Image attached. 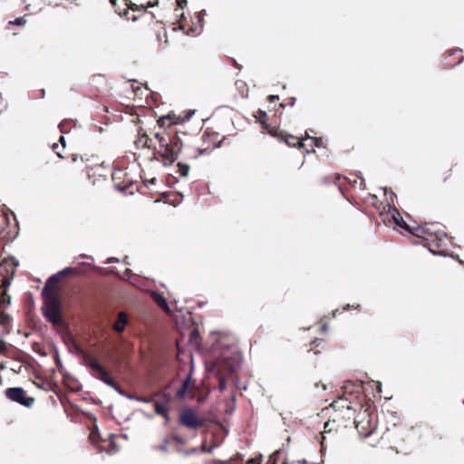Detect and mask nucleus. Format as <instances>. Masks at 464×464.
<instances>
[{
	"label": "nucleus",
	"instance_id": "50",
	"mask_svg": "<svg viewBox=\"0 0 464 464\" xmlns=\"http://www.w3.org/2000/svg\"><path fill=\"white\" fill-rule=\"evenodd\" d=\"M198 332L197 330H193L191 332V338L195 337V336H198Z\"/></svg>",
	"mask_w": 464,
	"mask_h": 464
},
{
	"label": "nucleus",
	"instance_id": "53",
	"mask_svg": "<svg viewBox=\"0 0 464 464\" xmlns=\"http://www.w3.org/2000/svg\"><path fill=\"white\" fill-rule=\"evenodd\" d=\"M4 318H5V321H11L12 320L11 316L8 314H5L4 315Z\"/></svg>",
	"mask_w": 464,
	"mask_h": 464
},
{
	"label": "nucleus",
	"instance_id": "37",
	"mask_svg": "<svg viewBox=\"0 0 464 464\" xmlns=\"http://www.w3.org/2000/svg\"><path fill=\"white\" fill-rule=\"evenodd\" d=\"M324 341L323 339H315L310 343V348L308 351H314L316 347L321 346L324 344Z\"/></svg>",
	"mask_w": 464,
	"mask_h": 464
},
{
	"label": "nucleus",
	"instance_id": "40",
	"mask_svg": "<svg viewBox=\"0 0 464 464\" xmlns=\"http://www.w3.org/2000/svg\"><path fill=\"white\" fill-rule=\"evenodd\" d=\"M277 100H279V97H278L277 95H269V96L267 97V101H268L269 102H276V101H277Z\"/></svg>",
	"mask_w": 464,
	"mask_h": 464
},
{
	"label": "nucleus",
	"instance_id": "46",
	"mask_svg": "<svg viewBox=\"0 0 464 464\" xmlns=\"http://www.w3.org/2000/svg\"><path fill=\"white\" fill-rule=\"evenodd\" d=\"M197 451H198V450L193 448V449L189 450L188 451H186L185 454L188 455V454L196 453Z\"/></svg>",
	"mask_w": 464,
	"mask_h": 464
},
{
	"label": "nucleus",
	"instance_id": "41",
	"mask_svg": "<svg viewBox=\"0 0 464 464\" xmlns=\"http://www.w3.org/2000/svg\"><path fill=\"white\" fill-rule=\"evenodd\" d=\"M171 440H174V441H176V442H178V443H182V441H183V440H182L179 436H177V435H173V436L171 437Z\"/></svg>",
	"mask_w": 464,
	"mask_h": 464
},
{
	"label": "nucleus",
	"instance_id": "64",
	"mask_svg": "<svg viewBox=\"0 0 464 464\" xmlns=\"http://www.w3.org/2000/svg\"><path fill=\"white\" fill-rule=\"evenodd\" d=\"M253 462H254V459H249L247 464H253Z\"/></svg>",
	"mask_w": 464,
	"mask_h": 464
},
{
	"label": "nucleus",
	"instance_id": "28",
	"mask_svg": "<svg viewBox=\"0 0 464 464\" xmlns=\"http://www.w3.org/2000/svg\"><path fill=\"white\" fill-rule=\"evenodd\" d=\"M154 407H155V411L157 414L167 417L168 412H169V408L166 404L157 401V402H155Z\"/></svg>",
	"mask_w": 464,
	"mask_h": 464
},
{
	"label": "nucleus",
	"instance_id": "30",
	"mask_svg": "<svg viewBox=\"0 0 464 464\" xmlns=\"http://www.w3.org/2000/svg\"><path fill=\"white\" fill-rule=\"evenodd\" d=\"M51 288H53V286L52 285H47V281H45L41 291V296L48 301H50V294L56 293L55 291H51Z\"/></svg>",
	"mask_w": 464,
	"mask_h": 464
},
{
	"label": "nucleus",
	"instance_id": "26",
	"mask_svg": "<svg viewBox=\"0 0 464 464\" xmlns=\"http://www.w3.org/2000/svg\"><path fill=\"white\" fill-rule=\"evenodd\" d=\"M189 383H190V377L188 376L183 381L181 387L177 391V392H176L177 398L181 399V398L185 397Z\"/></svg>",
	"mask_w": 464,
	"mask_h": 464
},
{
	"label": "nucleus",
	"instance_id": "20",
	"mask_svg": "<svg viewBox=\"0 0 464 464\" xmlns=\"http://www.w3.org/2000/svg\"><path fill=\"white\" fill-rule=\"evenodd\" d=\"M152 140L142 132V129L138 130V138L134 140V144L137 149L150 148Z\"/></svg>",
	"mask_w": 464,
	"mask_h": 464
},
{
	"label": "nucleus",
	"instance_id": "47",
	"mask_svg": "<svg viewBox=\"0 0 464 464\" xmlns=\"http://www.w3.org/2000/svg\"><path fill=\"white\" fill-rule=\"evenodd\" d=\"M417 230H418V232H421L423 234L428 232V228H425V227H420Z\"/></svg>",
	"mask_w": 464,
	"mask_h": 464
},
{
	"label": "nucleus",
	"instance_id": "23",
	"mask_svg": "<svg viewBox=\"0 0 464 464\" xmlns=\"http://www.w3.org/2000/svg\"><path fill=\"white\" fill-rule=\"evenodd\" d=\"M392 217L394 220V223L397 226L410 231L409 226L406 224V222L403 220L401 214L398 212V210L395 208H392Z\"/></svg>",
	"mask_w": 464,
	"mask_h": 464
},
{
	"label": "nucleus",
	"instance_id": "56",
	"mask_svg": "<svg viewBox=\"0 0 464 464\" xmlns=\"http://www.w3.org/2000/svg\"><path fill=\"white\" fill-rule=\"evenodd\" d=\"M79 258H82V259L87 258V254H85V253L81 254L79 256Z\"/></svg>",
	"mask_w": 464,
	"mask_h": 464
},
{
	"label": "nucleus",
	"instance_id": "14",
	"mask_svg": "<svg viewBox=\"0 0 464 464\" xmlns=\"http://www.w3.org/2000/svg\"><path fill=\"white\" fill-rule=\"evenodd\" d=\"M254 117L261 125L263 132H267L273 137H279V134H282V132H279L278 128L272 127L267 123V113L265 111L258 109L254 114Z\"/></svg>",
	"mask_w": 464,
	"mask_h": 464
},
{
	"label": "nucleus",
	"instance_id": "18",
	"mask_svg": "<svg viewBox=\"0 0 464 464\" xmlns=\"http://www.w3.org/2000/svg\"><path fill=\"white\" fill-rule=\"evenodd\" d=\"M107 81L104 77V75H102V74H98V75H93L92 78V92H93L95 89V91L98 92V93H93L95 96H98L99 93H102L104 91L107 90Z\"/></svg>",
	"mask_w": 464,
	"mask_h": 464
},
{
	"label": "nucleus",
	"instance_id": "44",
	"mask_svg": "<svg viewBox=\"0 0 464 464\" xmlns=\"http://www.w3.org/2000/svg\"><path fill=\"white\" fill-rule=\"evenodd\" d=\"M160 31L162 32L163 37H164V39H165V40H164V41H165V43H167V31H166V29H165L164 27H161V28H160Z\"/></svg>",
	"mask_w": 464,
	"mask_h": 464
},
{
	"label": "nucleus",
	"instance_id": "10",
	"mask_svg": "<svg viewBox=\"0 0 464 464\" xmlns=\"http://www.w3.org/2000/svg\"><path fill=\"white\" fill-rule=\"evenodd\" d=\"M331 182H334L341 191H343V187L347 184H351L353 188H356L357 184L359 186L360 189L365 188V182L362 179H360L359 180L353 179V183L350 179H348L346 177L341 176V175H329L325 176L321 179L322 185H327Z\"/></svg>",
	"mask_w": 464,
	"mask_h": 464
},
{
	"label": "nucleus",
	"instance_id": "36",
	"mask_svg": "<svg viewBox=\"0 0 464 464\" xmlns=\"http://www.w3.org/2000/svg\"><path fill=\"white\" fill-rule=\"evenodd\" d=\"M24 298L28 304L34 306V294L30 291L24 293Z\"/></svg>",
	"mask_w": 464,
	"mask_h": 464
},
{
	"label": "nucleus",
	"instance_id": "7",
	"mask_svg": "<svg viewBox=\"0 0 464 464\" xmlns=\"http://www.w3.org/2000/svg\"><path fill=\"white\" fill-rule=\"evenodd\" d=\"M4 393L9 401L28 409L32 408L35 401V399L29 396L21 386L9 387L4 391Z\"/></svg>",
	"mask_w": 464,
	"mask_h": 464
},
{
	"label": "nucleus",
	"instance_id": "4",
	"mask_svg": "<svg viewBox=\"0 0 464 464\" xmlns=\"http://www.w3.org/2000/svg\"><path fill=\"white\" fill-rule=\"evenodd\" d=\"M359 436L367 440V443L375 447L379 444V431L377 414L369 408L360 406V411L354 414L353 420Z\"/></svg>",
	"mask_w": 464,
	"mask_h": 464
},
{
	"label": "nucleus",
	"instance_id": "2",
	"mask_svg": "<svg viewBox=\"0 0 464 464\" xmlns=\"http://www.w3.org/2000/svg\"><path fill=\"white\" fill-rule=\"evenodd\" d=\"M64 276H67L63 285V292L67 296L66 311L80 328V324L86 315L87 262L74 259L70 266L48 276L47 285L55 287Z\"/></svg>",
	"mask_w": 464,
	"mask_h": 464
},
{
	"label": "nucleus",
	"instance_id": "42",
	"mask_svg": "<svg viewBox=\"0 0 464 464\" xmlns=\"http://www.w3.org/2000/svg\"><path fill=\"white\" fill-rule=\"evenodd\" d=\"M34 352L36 353H38L40 356H44V357L47 356V352H45L44 350H39V351L34 350Z\"/></svg>",
	"mask_w": 464,
	"mask_h": 464
},
{
	"label": "nucleus",
	"instance_id": "19",
	"mask_svg": "<svg viewBox=\"0 0 464 464\" xmlns=\"http://www.w3.org/2000/svg\"><path fill=\"white\" fill-rule=\"evenodd\" d=\"M12 264V262L8 261L5 263V267L2 268L3 275L6 274L7 277H5L3 281L4 285L5 287V291L10 287L14 278L15 277V269ZM2 276L1 277H3Z\"/></svg>",
	"mask_w": 464,
	"mask_h": 464
},
{
	"label": "nucleus",
	"instance_id": "31",
	"mask_svg": "<svg viewBox=\"0 0 464 464\" xmlns=\"http://www.w3.org/2000/svg\"><path fill=\"white\" fill-rule=\"evenodd\" d=\"M269 462L282 464V462L285 461L282 459V453L280 451H276L270 456Z\"/></svg>",
	"mask_w": 464,
	"mask_h": 464
},
{
	"label": "nucleus",
	"instance_id": "16",
	"mask_svg": "<svg viewBox=\"0 0 464 464\" xmlns=\"http://www.w3.org/2000/svg\"><path fill=\"white\" fill-rule=\"evenodd\" d=\"M279 132H282V134H279L278 138L284 140L289 147H297L299 149L304 148V139L286 134L281 130H279Z\"/></svg>",
	"mask_w": 464,
	"mask_h": 464
},
{
	"label": "nucleus",
	"instance_id": "6",
	"mask_svg": "<svg viewBox=\"0 0 464 464\" xmlns=\"http://www.w3.org/2000/svg\"><path fill=\"white\" fill-rule=\"evenodd\" d=\"M41 311L48 323L53 324L62 323L61 301L57 293L50 294V301L43 304Z\"/></svg>",
	"mask_w": 464,
	"mask_h": 464
},
{
	"label": "nucleus",
	"instance_id": "38",
	"mask_svg": "<svg viewBox=\"0 0 464 464\" xmlns=\"http://www.w3.org/2000/svg\"><path fill=\"white\" fill-rule=\"evenodd\" d=\"M355 309V310H360L361 309V305L359 304H346L344 306L342 307V312H344V311H347L349 309Z\"/></svg>",
	"mask_w": 464,
	"mask_h": 464
},
{
	"label": "nucleus",
	"instance_id": "25",
	"mask_svg": "<svg viewBox=\"0 0 464 464\" xmlns=\"http://www.w3.org/2000/svg\"><path fill=\"white\" fill-rule=\"evenodd\" d=\"M53 348H54V353L53 354V357L56 368L59 372H61L62 375L64 376V371H66V369L64 368L63 361L60 357L58 348L56 347V345H54Z\"/></svg>",
	"mask_w": 464,
	"mask_h": 464
},
{
	"label": "nucleus",
	"instance_id": "61",
	"mask_svg": "<svg viewBox=\"0 0 464 464\" xmlns=\"http://www.w3.org/2000/svg\"><path fill=\"white\" fill-rule=\"evenodd\" d=\"M337 313H341V312L339 311V309H335V310L334 311V315L335 316V314H336Z\"/></svg>",
	"mask_w": 464,
	"mask_h": 464
},
{
	"label": "nucleus",
	"instance_id": "54",
	"mask_svg": "<svg viewBox=\"0 0 464 464\" xmlns=\"http://www.w3.org/2000/svg\"><path fill=\"white\" fill-rule=\"evenodd\" d=\"M312 142L314 143V146H318V140L316 138H312Z\"/></svg>",
	"mask_w": 464,
	"mask_h": 464
},
{
	"label": "nucleus",
	"instance_id": "8",
	"mask_svg": "<svg viewBox=\"0 0 464 464\" xmlns=\"http://www.w3.org/2000/svg\"><path fill=\"white\" fill-rule=\"evenodd\" d=\"M406 430L401 426H396L392 429H387L385 432L379 433V441L382 440L389 445L391 449H398V447L405 441Z\"/></svg>",
	"mask_w": 464,
	"mask_h": 464
},
{
	"label": "nucleus",
	"instance_id": "24",
	"mask_svg": "<svg viewBox=\"0 0 464 464\" xmlns=\"http://www.w3.org/2000/svg\"><path fill=\"white\" fill-rule=\"evenodd\" d=\"M152 297H153L154 302L158 304L159 307H160L161 309H163L165 311H169L168 302L162 295L154 292L152 294Z\"/></svg>",
	"mask_w": 464,
	"mask_h": 464
},
{
	"label": "nucleus",
	"instance_id": "21",
	"mask_svg": "<svg viewBox=\"0 0 464 464\" xmlns=\"http://www.w3.org/2000/svg\"><path fill=\"white\" fill-rule=\"evenodd\" d=\"M129 323L128 314L125 312H120L117 316V320L112 325V329L117 333H122L125 329V326Z\"/></svg>",
	"mask_w": 464,
	"mask_h": 464
},
{
	"label": "nucleus",
	"instance_id": "11",
	"mask_svg": "<svg viewBox=\"0 0 464 464\" xmlns=\"http://www.w3.org/2000/svg\"><path fill=\"white\" fill-rule=\"evenodd\" d=\"M69 351L79 358L82 365L87 367V353L85 352L84 342L80 334H73Z\"/></svg>",
	"mask_w": 464,
	"mask_h": 464
},
{
	"label": "nucleus",
	"instance_id": "15",
	"mask_svg": "<svg viewBox=\"0 0 464 464\" xmlns=\"http://www.w3.org/2000/svg\"><path fill=\"white\" fill-rule=\"evenodd\" d=\"M66 414L74 423H82L87 417V412L75 403L71 404V409L66 410Z\"/></svg>",
	"mask_w": 464,
	"mask_h": 464
},
{
	"label": "nucleus",
	"instance_id": "1",
	"mask_svg": "<svg viewBox=\"0 0 464 464\" xmlns=\"http://www.w3.org/2000/svg\"><path fill=\"white\" fill-rule=\"evenodd\" d=\"M194 111L176 114L174 111L160 117L158 121L159 130L154 137L159 146L155 148L164 163L171 164L181 157L182 160H196L206 151L189 143L193 135L198 131V127L190 122Z\"/></svg>",
	"mask_w": 464,
	"mask_h": 464
},
{
	"label": "nucleus",
	"instance_id": "52",
	"mask_svg": "<svg viewBox=\"0 0 464 464\" xmlns=\"http://www.w3.org/2000/svg\"><path fill=\"white\" fill-rule=\"evenodd\" d=\"M232 63H233V65H234L235 67H237V68H238V69H241V65H239V64L236 62V60H234V59H233V60H232Z\"/></svg>",
	"mask_w": 464,
	"mask_h": 464
},
{
	"label": "nucleus",
	"instance_id": "13",
	"mask_svg": "<svg viewBox=\"0 0 464 464\" xmlns=\"http://www.w3.org/2000/svg\"><path fill=\"white\" fill-rule=\"evenodd\" d=\"M91 161V159H89V162ZM92 163H89V170H93L95 168H97L98 170V176L99 178L96 179L98 182H100L102 185H109L108 180V169L103 165L104 161L99 157L92 155Z\"/></svg>",
	"mask_w": 464,
	"mask_h": 464
},
{
	"label": "nucleus",
	"instance_id": "3",
	"mask_svg": "<svg viewBox=\"0 0 464 464\" xmlns=\"http://www.w3.org/2000/svg\"><path fill=\"white\" fill-rule=\"evenodd\" d=\"M331 407L333 412L324 423V433L338 432L342 429L349 427L353 423L356 412L353 403L343 397L334 401Z\"/></svg>",
	"mask_w": 464,
	"mask_h": 464
},
{
	"label": "nucleus",
	"instance_id": "59",
	"mask_svg": "<svg viewBox=\"0 0 464 464\" xmlns=\"http://www.w3.org/2000/svg\"><path fill=\"white\" fill-rule=\"evenodd\" d=\"M88 418H89V420H95L96 419L95 418H92L91 414L88 415Z\"/></svg>",
	"mask_w": 464,
	"mask_h": 464
},
{
	"label": "nucleus",
	"instance_id": "32",
	"mask_svg": "<svg viewBox=\"0 0 464 464\" xmlns=\"http://www.w3.org/2000/svg\"><path fill=\"white\" fill-rule=\"evenodd\" d=\"M9 213H11V214L14 216V220H15V223H16V226H18L17 217H16L15 213H14V212H13V211H12V210H10V209H6V211L4 213L5 221L6 226H9V225H10V217H9Z\"/></svg>",
	"mask_w": 464,
	"mask_h": 464
},
{
	"label": "nucleus",
	"instance_id": "55",
	"mask_svg": "<svg viewBox=\"0 0 464 464\" xmlns=\"http://www.w3.org/2000/svg\"><path fill=\"white\" fill-rule=\"evenodd\" d=\"M40 92H41V98H44L45 96V89L43 88L40 90Z\"/></svg>",
	"mask_w": 464,
	"mask_h": 464
},
{
	"label": "nucleus",
	"instance_id": "39",
	"mask_svg": "<svg viewBox=\"0 0 464 464\" xmlns=\"http://www.w3.org/2000/svg\"><path fill=\"white\" fill-rule=\"evenodd\" d=\"M177 5L180 9H183L187 5V0H177Z\"/></svg>",
	"mask_w": 464,
	"mask_h": 464
},
{
	"label": "nucleus",
	"instance_id": "34",
	"mask_svg": "<svg viewBox=\"0 0 464 464\" xmlns=\"http://www.w3.org/2000/svg\"><path fill=\"white\" fill-rule=\"evenodd\" d=\"M36 387L38 389L44 390V391H53V387L51 383H47L46 382H40L35 383Z\"/></svg>",
	"mask_w": 464,
	"mask_h": 464
},
{
	"label": "nucleus",
	"instance_id": "58",
	"mask_svg": "<svg viewBox=\"0 0 464 464\" xmlns=\"http://www.w3.org/2000/svg\"><path fill=\"white\" fill-rule=\"evenodd\" d=\"M160 449H161L162 450H167V446H166V445H162V446H160Z\"/></svg>",
	"mask_w": 464,
	"mask_h": 464
},
{
	"label": "nucleus",
	"instance_id": "49",
	"mask_svg": "<svg viewBox=\"0 0 464 464\" xmlns=\"http://www.w3.org/2000/svg\"><path fill=\"white\" fill-rule=\"evenodd\" d=\"M219 388H220V390H221V391L225 388V382H224V380H221V381H220V382H219Z\"/></svg>",
	"mask_w": 464,
	"mask_h": 464
},
{
	"label": "nucleus",
	"instance_id": "51",
	"mask_svg": "<svg viewBox=\"0 0 464 464\" xmlns=\"http://www.w3.org/2000/svg\"><path fill=\"white\" fill-rule=\"evenodd\" d=\"M78 160V155L77 154H72V161L75 162L77 161Z\"/></svg>",
	"mask_w": 464,
	"mask_h": 464
},
{
	"label": "nucleus",
	"instance_id": "35",
	"mask_svg": "<svg viewBox=\"0 0 464 464\" xmlns=\"http://www.w3.org/2000/svg\"><path fill=\"white\" fill-rule=\"evenodd\" d=\"M62 124H63L62 122H60L58 124V127L60 128L61 132H62V135L59 138L58 143L62 145L63 149H64L66 147V141H65V137H64L65 131L63 130Z\"/></svg>",
	"mask_w": 464,
	"mask_h": 464
},
{
	"label": "nucleus",
	"instance_id": "9",
	"mask_svg": "<svg viewBox=\"0 0 464 464\" xmlns=\"http://www.w3.org/2000/svg\"><path fill=\"white\" fill-rule=\"evenodd\" d=\"M89 369L92 371V375L113 389H118V384L111 376L110 372L101 365L94 358L89 354Z\"/></svg>",
	"mask_w": 464,
	"mask_h": 464
},
{
	"label": "nucleus",
	"instance_id": "60",
	"mask_svg": "<svg viewBox=\"0 0 464 464\" xmlns=\"http://www.w3.org/2000/svg\"><path fill=\"white\" fill-rule=\"evenodd\" d=\"M17 236H18V233H16V235L10 239V242H13L17 237Z\"/></svg>",
	"mask_w": 464,
	"mask_h": 464
},
{
	"label": "nucleus",
	"instance_id": "29",
	"mask_svg": "<svg viewBox=\"0 0 464 464\" xmlns=\"http://www.w3.org/2000/svg\"><path fill=\"white\" fill-rule=\"evenodd\" d=\"M178 167V173L181 177H187L189 172V166L187 163H184L182 161H179L177 164Z\"/></svg>",
	"mask_w": 464,
	"mask_h": 464
},
{
	"label": "nucleus",
	"instance_id": "22",
	"mask_svg": "<svg viewBox=\"0 0 464 464\" xmlns=\"http://www.w3.org/2000/svg\"><path fill=\"white\" fill-rule=\"evenodd\" d=\"M446 64L448 66H454L459 63L462 60V54L460 50H451L446 56Z\"/></svg>",
	"mask_w": 464,
	"mask_h": 464
},
{
	"label": "nucleus",
	"instance_id": "5",
	"mask_svg": "<svg viewBox=\"0 0 464 464\" xmlns=\"http://www.w3.org/2000/svg\"><path fill=\"white\" fill-rule=\"evenodd\" d=\"M89 447H92L97 452H106L113 454L118 451L117 445L113 440V435L109 434L108 438H102L97 427L91 428L89 426Z\"/></svg>",
	"mask_w": 464,
	"mask_h": 464
},
{
	"label": "nucleus",
	"instance_id": "12",
	"mask_svg": "<svg viewBox=\"0 0 464 464\" xmlns=\"http://www.w3.org/2000/svg\"><path fill=\"white\" fill-rule=\"evenodd\" d=\"M179 423L186 428L197 430L203 426V421L191 409L184 410L179 415Z\"/></svg>",
	"mask_w": 464,
	"mask_h": 464
},
{
	"label": "nucleus",
	"instance_id": "33",
	"mask_svg": "<svg viewBox=\"0 0 464 464\" xmlns=\"http://www.w3.org/2000/svg\"><path fill=\"white\" fill-rule=\"evenodd\" d=\"M9 24L16 25V26H22L26 24V19L24 18V16H19L14 20L10 21Z\"/></svg>",
	"mask_w": 464,
	"mask_h": 464
},
{
	"label": "nucleus",
	"instance_id": "27",
	"mask_svg": "<svg viewBox=\"0 0 464 464\" xmlns=\"http://www.w3.org/2000/svg\"><path fill=\"white\" fill-rule=\"evenodd\" d=\"M12 304V297L6 292L0 294V307L6 309Z\"/></svg>",
	"mask_w": 464,
	"mask_h": 464
},
{
	"label": "nucleus",
	"instance_id": "48",
	"mask_svg": "<svg viewBox=\"0 0 464 464\" xmlns=\"http://www.w3.org/2000/svg\"><path fill=\"white\" fill-rule=\"evenodd\" d=\"M54 153H55V154L57 155V157H59L60 159H64V157H63V155L62 154V152H61V151L56 150Z\"/></svg>",
	"mask_w": 464,
	"mask_h": 464
},
{
	"label": "nucleus",
	"instance_id": "63",
	"mask_svg": "<svg viewBox=\"0 0 464 464\" xmlns=\"http://www.w3.org/2000/svg\"><path fill=\"white\" fill-rule=\"evenodd\" d=\"M157 37H158V39H159L160 41L161 40V37H160V32H159V33L157 34Z\"/></svg>",
	"mask_w": 464,
	"mask_h": 464
},
{
	"label": "nucleus",
	"instance_id": "43",
	"mask_svg": "<svg viewBox=\"0 0 464 464\" xmlns=\"http://www.w3.org/2000/svg\"><path fill=\"white\" fill-rule=\"evenodd\" d=\"M0 344H2L3 346L5 347H7V346H12L10 343H8L7 342H5L3 338L0 337Z\"/></svg>",
	"mask_w": 464,
	"mask_h": 464
},
{
	"label": "nucleus",
	"instance_id": "17",
	"mask_svg": "<svg viewBox=\"0 0 464 464\" xmlns=\"http://www.w3.org/2000/svg\"><path fill=\"white\" fill-rule=\"evenodd\" d=\"M63 382L65 385L68 387L70 391L72 392H78L82 391V384L76 379L73 375H72L68 371H64V376H63Z\"/></svg>",
	"mask_w": 464,
	"mask_h": 464
},
{
	"label": "nucleus",
	"instance_id": "45",
	"mask_svg": "<svg viewBox=\"0 0 464 464\" xmlns=\"http://www.w3.org/2000/svg\"><path fill=\"white\" fill-rule=\"evenodd\" d=\"M51 148H52L53 151L55 152L56 150H58L59 143L52 144Z\"/></svg>",
	"mask_w": 464,
	"mask_h": 464
},
{
	"label": "nucleus",
	"instance_id": "57",
	"mask_svg": "<svg viewBox=\"0 0 464 464\" xmlns=\"http://www.w3.org/2000/svg\"><path fill=\"white\" fill-rule=\"evenodd\" d=\"M202 450H203V451H208V452H209V451H210V450H207L206 446H202Z\"/></svg>",
	"mask_w": 464,
	"mask_h": 464
},
{
	"label": "nucleus",
	"instance_id": "62",
	"mask_svg": "<svg viewBox=\"0 0 464 464\" xmlns=\"http://www.w3.org/2000/svg\"><path fill=\"white\" fill-rule=\"evenodd\" d=\"M116 1H117V0H111V5H116Z\"/></svg>",
	"mask_w": 464,
	"mask_h": 464
}]
</instances>
